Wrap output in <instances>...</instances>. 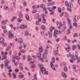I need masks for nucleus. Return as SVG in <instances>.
Returning a JSON list of instances; mask_svg holds the SVG:
<instances>
[{"mask_svg":"<svg viewBox=\"0 0 80 80\" xmlns=\"http://www.w3.org/2000/svg\"><path fill=\"white\" fill-rule=\"evenodd\" d=\"M56 8H57L56 6H53L52 8V10H55V9H56Z\"/></svg>","mask_w":80,"mask_h":80,"instance_id":"obj_55","label":"nucleus"},{"mask_svg":"<svg viewBox=\"0 0 80 80\" xmlns=\"http://www.w3.org/2000/svg\"><path fill=\"white\" fill-rule=\"evenodd\" d=\"M18 42L20 43H23V40L22 38H20L18 39Z\"/></svg>","mask_w":80,"mask_h":80,"instance_id":"obj_13","label":"nucleus"},{"mask_svg":"<svg viewBox=\"0 0 80 80\" xmlns=\"http://www.w3.org/2000/svg\"><path fill=\"white\" fill-rule=\"evenodd\" d=\"M41 28L42 29H43V30H45V26L43 25L41 26Z\"/></svg>","mask_w":80,"mask_h":80,"instance_id":"obj_33","label":"nucleus"},{"mask_svg":"<svg viewBox=\"0 0 80 80\" xmlns=\"http://www.w3.org/2000/svg\"><path fill=\"white\" fill-rule=\"evenodd\" d=\"M13 36H14L13 34L12 33H10L9 34L8 37L9 38H12L13 37Z\"/></svg>","mask_w":80,"mask_h":80,"instance_id":"obj_12","label":"nucleus"},{"mask_svg":"<svg viewBox=\"0 0 80 80\" xmlns=\"http://www.w3.org/2000/svg\"><path fill=\"white\" fill-rule=\"evenodd\" d=\"M25 18H26L27 20H29L30 18H29V16H28V15L26 14V15Z\"/></svg>","mask_w":80,"mask_h":80,"instance_id":"obj_20","label":"nucleus"},{"mask_svg":"<svg viewBox=\"0 0 80 80\" xmlns=\"http://www.w3.org/2000/svg\"><path fill=\"white\" fill-rule=\"evenodd\" d=\"M68 48H65V49L67 51H69V50H70V46L68 47Z\"/></svg>","mask_w":80,"mask_h":80,"instance_id":"obj_36","label":"nucleus"},{"mask_svg":"<svg viewBox=\"0 0 80 80\" xmlns=\"http://www.w3.org/2000/svg\"><path fill=\"white\" fill-rule=\"evenodd\" d=\"M23 5L25 7L26 6H27V2H24Z\"/></svg>","mask_w":80,"mask_h":80,"instance_id":"obj_47","label":"nucleus"},{"mask_svg":"<svg viewBox=\"0 0 80 80\" xmlns=\"http://www.w3.org/2000/svg\"><path fill=\"white\" fill-rule=\"evenodd\" d=\"M18 15L20 17H21V18L22 17V13H21V12H19Z\"/></svg>","mask_w":80,"mask_h":80,"instance_id":"obj_35","label":"nucleus"},{"mask_svg":"<svg viewBox=\"0 0 80 80\" xmlns=\"http://www.w3.org/2000/svg\"><path fill=\"white\" fill-rule=\"evenodd\" d=\"M9 61L8 60H7L5 62V66L6 68H8V70H10L11 69V67H8V64L9 63Z\"/></svg>","mask_w":80,"mask_h":80,"instance_id":"obj_2","label":"nucleus"},{"mask_svg":"<svg viewBox=\"0 0 80 80\" xmlns=\"http://www.w3.org/2000/svg\"><path fill=\"white\" fill-rule=\"evenodd\" d=\"M71 55V54H67V57L68 58H69V57H70Z\"/></svg>","mask_w":80,"mask_h":80,"instance_id":"obj_57","label":"nucleus"},{"mask_svg":"<svg viewBox=\"0 0 80 80\" xmlns=\"http://www.w3.org/2000/svg\"><path fill=\"white\" fill-rule=\"evenodd\" d=\"M48 34H49V36L50 38H51L52 37V33H50V32H48Z\"/></svg>","mask_w":80,"mask_h":80,"instance_id":"obj_30","label":"nucleus"},{"mask_svg":"<svg viewBox=\"0 0 80 80\" xmlns=\"http://www.w3.org/2000/svg\"><path fill=\"white\" fill-rule=\"evenodd\" d=\"M38 66L40 68H41V70L43 74H44H44L46 75H48V71H46V69H45V68H43V65L39 64Z\"/></svg>","mask_w":80,"mask_h":80,"instance_id":"obj_1","label":"nucleus"},{"mask_svg":"<svg viewBox=\"0 0 80 80\" xmlns=\"http://www.w3.org/2000/svg\"><path fill=\"white\" fill-rule=\"evenodd\" d=\"M52 61L53 63H55V58H52Z\"/></svg>","mask_w":80,"mask_h":80,"instance_id":"obj_41","label":"nucleus"},{"mask_svg":"<svg viewBox=\"0 0 80 80\" xmlns=\"http://www.w3.org/2000/svg\"><path fill=\"white\" fill-rule=\"evenodd\" d=\"M19 77L20 78H23L24 77V75H19Z\"/></svg>","mask_w":80,"mask_h":80,"instance_id":"obj_48","label":"nucleus"},{"mask_svg":"<svg viewBox=\"0 0 80 80\" xmlns=\"http://www.w3.org/2000/svg\"><path fill=\"white\" fill-rule=\"evenodd\" d=\"M17 21L18 22H19V23H21L22 21V19H21L20 18H18L17 19Z\"/></svg>","mask_w":80,"mask_h":80,"instance_id":"obj_22","label":"nucleus"},{"mask_svg":"<svg viewBox=\"0 0 80 80\" xmlns=\"http://www.w3.org/2000/svg\"><path fill=\"white\" fill-rule=\"evenodd\" d=\"M42 22L43 23H46V20H45V19L43 18Z\"/></svg>","mask_w":80,"mask_h":80,"instance_id":"obj_27","label":"nucleus"},{"mask_svg":"<svg viewBox=\"0 0 80 80\" xmlns=\"http://www.w3.org/2000/svg\"><path fill=\"white\" fill-rule=\"evenodd\" d=\"M73 25L76 27H77V23L76 22H74L73 23Z\"/></svg>","mask_w":80,"mask_h":80,"instance_id":"obj_29","label":"nucleus"},{"mask_svg":"<svg viewBox=\"0 0 80 80\" xmlns=\"http://www.w3.org/2000/svg\"><path fill=\"white\" fill-rule=\"evenodd\" d=\"M35 18L36 19H38L39 18V15L38 14H36L35 16Z\"/></svg>","mask_w":80,"mask_h":80,"instance_id":"obj_32","label":"nucleus"},{"mask_svg":"<svg viewBox=\"0 0 80 80\" xmlns=\"http://www.w3.org/2000/svg\"><path fill=\"white\" fill-rule=\"evenodd\" d=\"M11 53H12V50H10L9 52V55H11Z\"/></svg>","mask_w":80,"mask_h":80,"instance_id":"obj_52","label":"nucleus"},{"mask_svg":"<svg viewBox=\"0 0 80 80\" xmlns=\"http://www.w3.org/2000/svg\"><path fill=\"white\" fill-rule=\"evenodd\" d=\"M4 8L5 10H7V9L8 8L7 6H4Z\"/></svg>","mask_w":80,"mask_h":80,"instance_id":"obj_42","label":"nucleus"},{"mask_svg":"<svg viewBox=\"0 0 80 80\" xmlns=\"http://www.w3.org/2000/svg\"><path fill=\"white\" fill-rule=\"evenodd\" d=\"M72 68L73 69H76V66L75 65H73Z\"/></svg>","mask_w":80,"mask_h":80,"instance_id":"obj_54","label":"nucleus"},{"mask_svg":"<svg viewBox=\"0 0 80 80\" xmlns=\"http://www.w3.org/2000/svg\"><path fill=\"white\" fill-rule=\"evenodd\" d=\"M32 60V58H30V56H28L27 57V61H30Z\"/></svg>","mask_w":80,"mask_h":80,"instance_id":"obj_14","label":"nucleus"},{"mask_svg":"<svg viewBox=\"0 0 80 80\" xmlns=\"http://www.w3.org/2000/svg\"><path fill=\"white\" fill-rule=\"evenodd\" d=\"M50 65H51V67L52 69H53L54 71H55V67H54V66H53V63L52 62H50Z\"/></svg>","mask_w":80,"mask_h":80,"instance_id":"obj_7","label":"nucleus"},{"mask_svg":"<svg viewBox=\"0 0 80 80\" xmlns=\"http://www.w3.org/2000/svg\"><path fill=\"white\" fill-rule=\"evenodd\" d=\"M58 33H59V32H58V31L57 30H55L54 32L53 33V36L55 38H56V37H57V35H58Z\"/></svg>","mask_w":80,"mask_h":80,"instance_id":"obj_3","label":"nucleus"},{"mask_svg":"<svg viewBox=\"0 0 80 80\" xmlns=\"http://www.w3.org/2000/svg\"><path fill=\"white\" fill-rule=\"evenodd\" d=\"M8 75H9V76L10 77H12V73H11L10 72H8Z\"/></svg>","mask_w":80,"mask_h":80,"instance_id":"obj_49","label":"nucleus"},{"mask_svg":"<svg viewBox=\"0 0 80 80\" xmlns=\"http://www.w3.org/2000/svg\"><path fill=\"white\" fill-rule=\"evenodd\" d=\"M40 7L43 8V10H47V8H45V5L43 4H42L41 5Z\"/></svg>","mask_w":80,"mask_h":80,"instance_id":"obj_8","label":"nucleus"},{"mask_svg":"<svg viewBox=\"0 0 80 80\" xmlns=\"http://www.w3.org/2000/svg\"><path fill=\"white\" fill-rule=\"evenodd\" d=\"M64 15V12H62L60 14V17H62L63 15Z\"/></svg>","mask_w":80,"mask_h":80,"instance_id":"obj_28","label":"nucleus"},{"mask_svg":"<svg viewBox=\"0 0 80 80\" xmlns=\"http://www.w3.org/2000/svg\"><path fill=\"white\" fill-rule=\"evenodd\" d=\"M67 40V37L66 36H65L63 38V40Z\"/></svg>","mask_w":80,"mask_h":80,"instance_id":"obj_59","label":"nucleus"},{"mask_svg":"<svg viewBox=\"0 0 80 80\" xmlns=\"http://www.w3.org/2000/svg\"><path fill=\"white\" fill-rule=\"evenodd\" d=\"M73 21L74 22H77V19H76V18H73Z\"/></svg>","mask_w":80,"mask_h":80,"instance_id":"obj_60","label":"nucleus"},{"mask_svg":"<svg viewBox=\"0 0 80 80\" xmlns=\"http://www.w3.org/2000/svg\"><path fill=\"white\" fill-rule=\"evenodd\" d=\"M76 48H77V46H76L73 45L72 46V49L73 50H74Z\"/></svg>","mask_w":80,"mask_h":80,"instance_id":"obj_26","label":"nucleus"},{"mask_svg":"<svg viewBox=\"0 0 80 80\" xmlns=\"http://www.w3.org/2000/svg\"><path fill=\"white\" fill-rule=\"evenodd\" d=\"M36 12H37V11L36 10H34L33 11H32V13H36Z\"/></svg>","mask_w":80,"mask_h":80,"instance_id":"obj_53","label":"nucleus"},{"mask_svg":"<svg viewBox=\"0 0 80 80\" xmlns=\"http://www.w3.org/2000/svg\"><path fill=\"white\" fill-rule=\"evenodd\" d=\"M65 4L67 7H69L70 8H72L73 6L72 3L67 2H65Z\"/></svg>","mask_w":80,"mask_h":80,"instance_id":"obj_4","label":"nucleus"},{"mask_svg":"<svg viewBox=\"0 0 80 80\" xmlns=\"http://www.w3.org/2000/svg\"><path fill=\"white\" fill-rule=\"evenodd\" d=\"M68 34H69L70 33V30L69 29H68Z\"/></svg>","mask_w":80,"mask_h":80,"instance_id":"obj_58","label":"nucleus"},{"mask_svg":"<svg viewBox=\"0 0 80 80\" xmlns=\"http://www.w3.org/2000/svg\"><path fill=\"white\" fill-rule=\"evenodd\" d=\"M25 58H26V56H25V55H24L22 57V59L23 60H25Z\"/></svg>","mask_w":80,"mask_h":80,"instance_id":"obj_62","label":"nucleus"},{"mask_svg":"<svg viewBox=\"0 0 80 80\" xmlns=\"http://www.w3.org/2000/svg\"><path fill=\"white\" fill-rule=\"evenodd\" d=\"M48 43H52V41H50V40H48Z\"/></svg>","mask_w":80,"mask_h":80,"instance_id":"obj_64","label":"nucleus"},{"mask_svg":"<svg viewBox=\"0 0 80 80\" xmlns=\"http://www.w3.org/2000/svg\"><path fill=\"white\" fill-rule=\"evenodd\" d=\"M26 51L24 50H21L20 51V52L21 53H25Z\"/></svg>","mask_w":80,"mask_h":80,"instance_id":"obj_37","label":"nucleus"},{"mask_svg":"<svg viewBox=\"0 0 80 80\" xmlns=\"http://www.w3.org/2000/svg\"><path fill=\"white\" fill-rule=\"evenodd\" d=\"M23 47H24V48H26V47H27V44L26 43H23Z\"/></svg>","mask_w":80,"mask_h":80,"instance_id":"obj_44","label":"nucleus"},{"mask_svg":"<svg viewBox=\"0 0 80 80\" xmlns=\"http://www.w3.org/2000/svg\"><path fill=\"white\" fill-rule=\"evenodd\" d=\"M4 39L3 38H0V43H3L4 42Z\"/></svg>","mask_w":80,"mask_h":80,"instance_id":"obj_11","label":"nucleus"},{"mask_svg":"<svg viewBox=\"0 0 80 80\" xmlns=\"http://www.w3.org/2000/svg\"><path fill=\"white\" fill-rule=\"evenodd\" d=\"M2 25H5V24H6V21H3L2 22Z\"/></svg>","mask_w":80,"mask_h":80,"instance_id":"obj_39","label":"nucleus"},{"mask_svg":"<svg viewBox=\"0 0 80 80\" xmlns=\"http://www.w3.org/2000/svg\"><path fill=\"white\" fill-rule=\"evenodd\" d=\"M67 10L69 12H72V11L71 9H70L68 8H67Z\"/></svg>","mask_w":80,"mask_h":80,"instance_id":"obj_25","label":"nucleus"},{"mask_svg":"<svg viewBox=\"0 0 80 80\" xmlns=\"http://www.w3.org/2000/svg\"><path fill=\"white\" fill-rule=\"evenodd\" d=\"M59 25L60 27H63V24L61 22H60L59 23Z\"/></svg>","mask_w":80,"mask_h":80,"instance_id":"obj_51","label":"nucleus"},{"mask_svg":"<svg viewBox=\"0 0 80 80\" xmlns=\"http://www.w3.org/2000/svg\"><path fill=\"white\" fill-rule=\"evenodd\" d=\"M36 66L35 65V64H32L30 66L31 68H36Z\"/></svg>","mask_w":80,"mask_h":80,"instance_id":"obj_18","label":"nucleus"},{"mask_svg":"<svg viewBox=\"0 0 80 80\" xmlns=\"http://www.w3.org/2000/svg\"><path fill=\"white\" fill-rule=\"evenodd\" d=\"M6 55L5 54L3 56V58L2 59V60H4L5 58H6Z\"/></svg>","mask_w":80,"mask_h":80,"instance_id":"obj_40","label":"nucleus"},{"mask_svg":"<svg viewBox=\"0 0 80 80\" xmlns=\"http://www.w3.org/2000/svg\"><path fill=\"white\" fill-rule=\"evenodd\" d=\"M39 51L40 52H42L43 51V48L42 46H40L39 48Z\"/></svg>","mask_w":80,"mask_h":80,"instance_id":"obj_10","label":"nucleus"},{"mask_svg":"<svg viewBox=\"0 0 80 80\" xmlns=\"http://www.w3.org/2000/svg\"><path fill=\"white\" fill-rule=\"evenodd\" d=\"M12 62H13V63H14L15 65H18V62H15V60H12Z\"/></svg>","mask_w":80,"mask_h":80,"instance_id":"obj_19","label":"nucleus"},{"mask_svg":"<svg viewBox=\"0 0 80 80\" xmlns=\"http://www.w3.org/2000/svg\"><path fill=\"white\" fill-rule=\"evenodd\" d=\"M3 46H7V43H3L2 44Z\"/></svg>","mask_w":80,"mask_h":80,"instance_id":"obj_63","label":"nucleus"},{"mask_svg":"<svg viewBox=\"0 0 80 80\" xmlns=\"http://www.w3.org/2000/svg\"><path fill=\"white\" fill-rule=\"evenodd\" d=\"M75 55H76V59H78V52H76L75 53Z\"/></svg>","mask_w":80,"mask_h":80,"instance_id":"obj_23","label":"nucleus"},{"mask_svg":"<svg viewBox=\"0 0 80 80\" xmlns=\"http://www.w3.org/2000/svg\"><path fill=\"white\" fill-rule=\"evenodd\" d=\"M47 53H48V50L46 49L45 50V51L44 52V54H42V57H43V58H45V59L47 58V57H45V56H44V55H47Z\"/></svg>","mask_w":80,"mask_h":80,"instance_id":"obj_5","label":"nucleus"},{"mask_svg":"<svg viewBox=\"0 0 80 80\" xmlns=\"http://www.w3.org/2000/svg\"><path fill=\"white\" fill-rule=\"evenodd\" d=\"M65 17H68V13L67 12H65Z\"/></svg>","mask_w":80,"mask_h":80,"instance_id":"obj_31","label":"nucleus"},{"mask_svg":"<svg viewBox=\"0 0 80 80\" xmlns=\"http://www.w3.org/2000/svg\"><path fill=\"white\" fill-rule=\"evenodd\" d=\"M55 29V27H51L50 28V31L51 32H52V31H53V30H54Z\"/></svg>","mask_w":80,"mask_h":80,"instance_id":"obj_16","label":"nucleus"},{"mask_svg":"<svg viewBox=\"0 0 80 80\" xmlns=\"http://www.w3.org/2000/svg\"><path fill=\"white\" fill-rule=\"evenodd\" d=\"M72 24V22H71V21H69L68 22V25L69 26H71V25Z\"/></svg>","mask_w":80,"mask_h":80,"instance_id":"obj_43","label":"nucleus"},{"mask_svg":"<svg viewBox=\"0 0 80 80\" xmlns=\"http://www.w3.org/2000/svg\"><path fill=\"white\" fill-rule=\"evenodd\" d=\"M34 78L35 80H37V75L35 74L34 75Z\"/></svg>","mask_w":80,"mask_h":80,"instance_id":"obj_50","label":"nucleus"},{"mask_svg":"<svg viewBox=\"0 0 80 80\" xmlns=\"http://www.w3.org/2000/svg\"><path fill=\"white\" fill-rule=\"evenodd\" d=\"M12 59L13 60H16V59H17V57L15 56H13L12 57Z\"/></svg>","mask_w":80,"mask_h":80,"instance_id":"obj_56","label":"nucleus"},{"mask_svg":"<svg viewBox=\"0 0 80 80\" xmlns=\"http://www.w3.org/2000/svg\"><path fill=\"white\" fill-rule=\"evenodd\" d=\"M38 60H41V61L43 60V58H38Z\"/></svg>","mask_w":80,"mask_h":80,"instance_id":"obj_45","label":"nucleus"},{"mask_svg":"<svg viewBox=\"0 0 80 80\" xmlns=\"http://www.w3.org/2000/svg\"><path fill=\"white\" fill-rule=\"evenodd\" d=\"M27 27V26L25 25L22 24L20 26V28L21 29H23V28H25Z\"/></svg>","mask_w":80,"mask_h":80,"instance_id":"obj_6","label":"nucleus"},{"mask_svg":"<svg viewBox=\"0 0 80 80\" xmlns=\"http://www.w3.org/2000/svg\"><path fill=\"white\" fill-rule=\"evenodd\" d=\"M2 76L4 77H7V76H6V75H5V74L4 73H3L2 74Z\"/></svg>","mask_w":80,"mask_h":80,"instance_id":"obj_46","label":"nucleus"},{"mask_svg":"<svg viewBox=\"0 0 80 80\" xmlns=\"http://www.w3.org/2000/svg\"><path fill=\"white\" fill-rule=\"evenodd\" d=\"M15 19H17V18H16V17H13L11 19V22H13L15 21Z\"/></svg>","mask_w":80,"mask_h":80,"instance_id":"obj_17","label":"nucleus"},{"mask_svg":"<svg viewBox=\"0 0 80 80\" xmlns=\"http://www.w3.org/2000/svg\"><path fill=\"white\" fill-rule=\"evenodd\" d=\"M42 56V54L40 53H37V57H38V58L40 57H41V56Z\"/></svg>","mask_w":80,"mask_h":80,"instance_id":"obj_21","label":"nucleus"},{"mask_svg":"<svg viewBox=\"0 0 80 80\" xmlns=\"http://www.w3.org/2000/svg\"><path fill=\"white\" fill-rule=\"evenodd\" d=\"M25 35H29V32L28 31H26L24 34Z\"/></svg>","mask_w":80,"mask_h":80,"instance_id":"obj_24","label":"nucleus"},{"mask_svg":"<svg viewBox=\"0 0 80 80\" xmlns=\"http://www.w3.org/2000/svg\"><path fill=\"white\" fill-rule=\"evenodd\" d=\"M61 75L63 77H65L66 78L67 77L66 74L63 72H62Z\"/></svg>","mask_w":80,"mask_h":80,"instance_id":"obj_9","label":"nucleus"},{"mask_svg":"<svg viewBox=\"0 0 80 80\" xmlns=\"http://www.w3.org/2000/svg\"><path fill=\"white\" fill-rule=\"evenodd\" d=\"M64 70L65 72H66V71H67V67L65 66L64 67Z\"/></svg>","mask_w":80,"mask_h":80,"instance_id":"obj_34","label":"nucleus"},{"mask_svg":"<svg viewBox=\"0 0 80 80\" xmlns=\"http://www.w3.org/2000/svg\"><path fill=\"white\" fill-rule=\"evenodd\" d=\"M16 59H17V60H18L19 59H20V57L18 56L16 57Z\"/></svg>","mask_w":80,"mask_h":80,"instance_id":"obj_61","label":"nucleus"},{"mask_svg":"<svg viewBox=\"0 0 80 80\" xmlns=\"http://www.w3.org/2000/svg\"><path fill=\"white\" fill-rule=\"evenodd\" d=\"M12 77L14 78H16V77H17V74H15V72H13L12 73Z\"/></svg>","mask_w":80,"mask_h":80,"instance_id":"obj_15","label":"nucleus"},{"mask_svg":"<svg viewBox=\"0 0 80 80\" xmlns=\"http://www.w3.org/2000/svg\"><path fill=\"white\" fill-rule=\"evenodd\" d=\"M58 11L59 12H62V9L60 8H58Z\"/></svg>","mask_w":80,"mask_h":80,"instance_id":"obj_38","label":"nucleus"}]
</instances>
